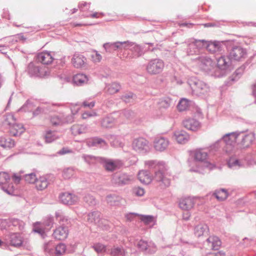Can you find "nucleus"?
<instances>
[{
  "mask_svg": "<svg viewBox=\"0 0 256 256\" xmlns=\"http://www.w3.org/2000/svg\"><path fill=\"white\" fill-rule=\"evenodd\" d=\"M146 165L150 169L155 170L154 180L159 183V186L162 189L168 187L170 180L165 174V170L163 162L159 161H146Z\"/></svg>",
  "mask_w": 256,
  "mask_h": 256,
  "instance_id": "obj_1",
  "label": "nucleus"
},
{
  "mask_svg": "<svg viewBox=\"0 0 256 256\" xmlns=\"http://www.w3.org/2000/svg\"><path fill=\"white\" fill-rule=\"evenodd\" d=\"M133 181V176L126 173L116 172L112 176V183L118 186L129 184Z\"/></svg>",
  "mask_w": 256,
  "mask_h": 256,
  "instance_id": "obj_2",
  "label": "nucleus"
},
{
  "mask_svg": "<svg viewBox=\"0 0 256 256\" xmlns=\"http://www.w3.org/2000/svg\"><path fill=\"white\" fill-rule=\"evenodd\" d=\"M10 180V176L5 172H0V186L6 194H14V188L12 184H8Z\"/></svg>",
  "mask_w": 256,
  "mask_h": 256,
  "instance_id": "obj_3",
  "label": "nucleus"
},
{
  "mask_svg": "<svg viewBox=\"0 0 256 256\" xmlns=\"http://www.w3.org/2000/svg\"><path fill=\"white\" fill-rule=\"evenodd\" d=\"M164 62L160 59L151 60L146 66V70L150 74H156L160 73L164 68Z\"/></svg>",
  "mask_w": 256,
  "mask_h": 256,
  "instance_id": "obj_4",
  "label": "nucleus"
},
{
  "mask_svg": "<svg viewBox=\"0 0 256 256\" xmlns=\"http://www.w3.org/2000/svg\"><path fill=\"white\" fill-rule=\"evenodd\" d=\"M132 146L136 152L140 154L146 153L150 149L148 141L143 138L134 140L132 142Z\"/></svg>",
  "mask_w": 256,
  "mask_h": 256,
  "instance_id": "obj_5",
  "label": "nucleus"
},
{
  "mask_svg": "<svg viewBox=\"0 0 256 256\" xmlns=\"http://www.w3.org/2000/svg\"><path fill=\"white\" fill-rule=\"evenodd\" d=\"M189 158L195 160H206L210 158V153L206 149L198 148L188 152Z\"/></svg>",
  "mask_w": 256,
  "mask_h": 256,
  "instance_id": "obj_6",
  "label": "nucleus"
},
{
  "mask_svg": "<svg viewBox=\"0 0 256 256\" xmlns=\"http://www.w3.org/2000/svg\"><path fill=\"white\" fill-rule=\"evenodd\" d=\"M192 89L196 95L202 96L207 94L210 92L209 86L204 82L198 80L192 86Z\"/></svg>",
  "mask_w": 256,
  "mask_h": 256,
  "instance_id": "obj_7",
  "label": "nucleus"
},
{
  "mask_svg": "<svg viewBox=\"0 0 256 256\" xmlns=\"http://www.w3.org/2000/svg\"><path fill=\"white\" fill-rule=\"evenodd\" d=\"M246 55V50L240 46H234L231 50L229 58L232 60L240 61L244 58Z\"/></svg>",
  "mask_w": 256,
  "mask_h": 256,
  "instance_id": "obj_8",
  "label": "nucleus"
},
{
  "mask_svg": "<svg viewBox=\"0 0 256 256\" xmlns=\"http://www.w3.org/2000/svg\"><path fill=\"white\" fill-rule=\"evenodd\" d=\"M28 72L32 75H36L40 78H44L50 74L49 69L47 67H36L32 64H30L28 66Z\"/></svg>",
  "mask_w": 256,
  "mask_h": 256,
  "instance_id": "obj_9",
  "label": "nucleus"
},
{
  "mask_svg": "<svg viewBox=\"0 0 256 256\" xmlns=\"http://www.w3.org/2000/svg\"><path fill=\"white\" fill-rule=\"evenodd\" d=\"M7 242L10 245L16 248H19L22 245L24 238L20 233H11L8 236Z\"/></svg>",
  "mask_w": 256,
  "mask_h": 256,
  "instance_id": "obj_10",
  "label": "nucleus"
},
{
  "mask_svg": "<svg viewBox=\"0 0 256 256\" xmlns=\"http://www.w3.org/2000/svg\"><path fill=\"white\" fill-rule=\"evenodd\" d=\"M239 136V134L236 132L229 133L225 134L222 139L226 144V152H230L232 150L231 146H234L236 144L237 138Z\"/></svg>",
  "mask_w": 256,
  "mask_h": 256,
  "instance_id": "obj_11",
  "label": "nucleus"
},
{
  "mask_svg": "<svg viewBox=\"0 0 256 256\" xmlns=\"http://www.w3.org/2000/svg\"><path fill=\"white\" fill-rule=\"evenodd\" d=\"M60 198L62 203L67 205L74 204L78 201V198L76 196L68 192L60 194Z\"/></svg>",
  "mask_w": 256,
  "mask_h": 256,
  "instance_id": "obj_12",
  "label": "nucleus"
},
{
  "mask_svg": "<svg viewBox=\"0 0 256 256\" xmlns=\"http://www.w3.org/2000/svg\"><path fill=\"white\" fill-rule=\"evenodd\" d=\"M101 214L100 212L94 211L88 214L86 216V220L90 223H94L98 226L102 227L103 220L100 218Z\"/></svg>",
  "mask_w": 256,
  "mask_h": 256,
  "instance_id": "obj_13",
  "label": "nucleus"
},
{
  "mask_svg": "<svg viewBox=\"0 0 256 256\" xmlns=\"http://www.w3.org/2000/svg\"><path fill=\"white\" fill-rule=\"evenodd\" d=\"M182 124L184 126L190 130L197 131L200 128L199 122L193 118H186L183 120Z\"/></svg>",
  "mask_w": 256,
  "mask_h": 256,
  "instance_id": "obj_14",
  "label": "nucleus"
},
{
  "mask_svg": "<svg viewBox=\"0 0 256 256\" xmlns=\"http://www.w3.org/2000/svg\"><path fill=\"white\" fill-rule=\"evenodd\" d=\"M68 230L66 226H60L54 230L52 236L56 240H63L68 237Z\"/></svg>",
  "mask_w": 256,
  "mask_h": 256,
  "instance_id": "obj_15",
  "label": "nucleus"
},
{
  "mask_svg": "<svg viewBox=\"0 0 256 256\" xmlns=\"http://www.w3.org/2000/svg\"><path fill=\"white\" fill-rule=\"evenodd\" d=\"M138 247L146 254H152L156 251V248L154 244L140 240L137 244Z\"/></svg>",
  "mask_w": 256,
  "mask_h": 256,
  "instance_id": "obj_16",
  "label": "nucleus"
},
{
  "mask_svg": "<svg viewBox=\"0 0 256 256\" xmlns=\"http://www.w3.org/2000/svg\"><path fill=\"white\" fill-rule=\"evenodd\" d=\"M195 204L194 200L190 197L181 198L179 201L180 208L184 210H190Z\"/></svg>",
  "mask_w": 256,
  "mask_h": 256,
  "instance_id": "obj_17",
  "label": "nucleus"
},
{
  "mask_svg": "<svg viewBox=\"0 0 256 256\" xmlns=\"http://www.w3.org/2000/svg\"><path fill=\"white\" fill-rule=\"evenodd\" d=\"M103 166L106 171L112 172L122 166L121 161H103Z\"/></svg>",
  "mask_w": 256,
  "mask_h": 256,
  "instance_id": "obj_18",
  "label": "nucleus"
},
{
  "mask_svg": "<svg viewBox=\"0 0 256 256\" xmlns=\"http://www.w3.org/2000/svg\"><path fill=\"white\" fill-rule=\"evenodd\" d=\"M169 142L167 140L160 138L155 140L154 146L156 150L162 152L166 148Z\"/></svg>",
  "mask_w": 256,
  "mask_h": 256,
  "instance_id": "obj_19",
  "label": "nucleus"
},
{
  "mask_svg": "<svg viewBox=\"0 0 256 256\" xmlns=\"http://www.w3.org/2000/svg\"><path fill=\"white\" fill-rule=\"evenodd\" d=\"M38 58L40 62L44 64H50L54 60L51 54L47 52L40 53L38 56Z\"/></svg>",
  "mask_w": 256,
  "mask_h": 256,
  "instance_id": "obj_20",
  "label": "nucleus"
},
{
  "mask_svg": "<svg viewBox=\"0 0 256 256\" xmlns=\"http://www.w3.org/2000/svg\"><path fill=\"white\" fill-rule=\"evenodd\" d=\"M198 42L202 43L206 49L210 52H215L220 50V44L218 42H206L204 40H199Z\"/></svg>",
  "mask_w": 256,
  "mask_h": 256,
  "instance_id": "obj_21",
  "label": "nucleus"
},
{
  "mask_svg": "<svg viewBox=\"0 0 256 256\" xmlns=\"http://www.w3.org/2000/svg\"><path fill=\"white\" fill-rule=\"evenodd\" d=\"M48 176H40L37 178L35 183L36 188L38 190H42L46 188L48 184Z\"/></svg>",
  "mask_w": 256,
  "mask_h": 256,
  "instance_id": "obj_22",
  "label": "nucleus"
},
{
  "mask_svg": "<svg viewBox=\"0 0 256 256\" xmlns=\"http://www.w3.org/2000/svg\"><path fill=\"white\" fill-rule=\"evenodd\" d=\"M138 178L141 182L148 184L152 180V176L148 170H140L138 174Z\"/></svg>",
  "mask_w": 256,
  "mask_h": 256,
  "instance_id": "obj_23",
  "label": "nucleus"
},
{
  "mask_svg": "<svg viewBox=\"0 0 256 256\" xmlns=\"http://www.w3.org/2000/svg\"><path fill=\"white\" fill-rule=\"evenodd\" d=\"M106 200L110 206H117L120 204L122 198L115 194H110L106 196Z\"/></svg>",
  "mask_w": 256,
  "mask_h": 256,
  "instance_id": "obj_24",
  "label": "nucleus"
},
{
  "mask_svg": "<svg viewBox=\"0 0 256 256\" xmlns=\"http://www.w3.org/2000/svg\"><path fill=\"white\" fill-rule=\"evenodd\" d=\"M206 242L211 244L210 246L212 250H218L222 244L221 240L216 236H210L206 239Z\"/></svg>",
  "mask_w": 256,
  "mask_h": 256,
  "instance_id": "obj_25",
  "label": "nucleus"
},
{
  "mask_svg": "<svg viewBox=\"0 0 256 256\" xmlns=\"http://www.w3.org/2000/svg\"><path fill=\"white\" fill-rule=\"evenodd\" d=\"M8 226H13L14 230H22L25 226V223L22 220L18 218H10L8 220Z\"/></svg>",
  "mask_w": 256,
  "mask_h": 256,
  "instance_id": "obj_26",
  "label": "nucleus"
},
{
  "mask_svg": "<svg viewBox=\"0 0 256 256\" xmlns=\"http://www.w3.org/2000/svg\"><path fill=\"white\" fill-rule=\"evenodd\" d=\"M25 130L24 126L20 124H15L10 127V132L14 136H18Z\"/></svg>",
  "mask_w": 256,
  "mask_h": 256,
  "instance_id": "obj_27",
  "label": "nucleus"
},
{
  "mask_svg": "<svg viewBox=\"0 0 256 256\" xmlns=\"http://www.w3.org/2000/svg\"><path fill=\"white\" fill-rule=\"evenodd\" d=\"M86 60V58L83 56L74 54L72 59V62L74 67L79 68L84 64Z\"/></svg>",
  "mask_w": 256,
  "mask_h": 256,
  "instance_id": "obj_28",
  "label": "nucleus"
},
{
  "mask_svg": "<svg viewBox=\"0 0 256 256\" xmlns=\"http://www.w3.org/2000/svg\"><path fill=\"white\" fill-rule=\"evenodd\" d=\"M45 228L44 224L40 222H36L33 224L32 231L35 233H38L44 238L46 236Z\"/></svg>",
  "mask_w": 256,
  "mask_h": 256,
  "instance_id": "obj_29",
  "label": "nucleus"
},
{
  "mask_svg": "<svg viewBox=\"0 0 256 256\" xmlns=\"http://www.w3.org/2000/svg\"><path fill=\"white\" fill-rule=\"evenodd\" d=\"M254 140V135L253 134H248L244 136L241 145L242 148L249 147L253 142Z\"/></svg>",
  "mask_w": 256,
  "mask_h": 256,
  "instance_id": "obj_30",
  "label": "nucleus"
},
{
  "mask_svg": "<svg viewBox=\"0 0 256 256\" xmlns=\"http://www.w3.org/2000/svg\"><path fill=\"white\" fill-rule=\"evenodd\" d=\"M56 220L61 224L60 226H66L68 228V226L70 224V219L60 212H56Z\"/></svg>",
  "mask_w": 256,
  "mask_h": 256,
  "instance_id": "obj_31",
  "label": "nucleus"
},
{
  "mask_svg": "<svg viewBox=\"0 0 256 256\" xmlns=\"http://www.w3.org/2000/svg\"><path fill=\"white\" fill-rule=\"evenodd\" d=\"M228 192L226 189L220 188L214 191L213 195L219 201L225 200L228 196Z\"/></svg>",
  "mask_w": 256,
  "mask_h": 256,
  "instance_id": "obj_32",
  "label": "nucleus"
},
{
  "mask_svg": "<svg viewBox=\"0 0 256 256\" xmlns=\"http://www.w3.org/2000/svg\"><path fill=\"white\" fill-rule=\"evenodd\" d=\"M176 142L179 144H185L189 138V135L184 132H176L174 134Z\"/></svg>",
  "mask_w": 256,
  "mask_h": 256,
  "instance_id": "obj_33",
  "label": "nucleus"
},
{
  "mask_svg": "<svg viewBox=\"0 0 256 256\" xmlns=\"http://www.w3.org/2000/svg\"><path fill=\"white\" fill-rule=\"evenodd\" d=\"M0 146L4 148H12L15 146V142L10 138L1 137Z\"/></svg>",
  "mask_w": 256,
  "mask_h": 256,
  "instance_id": "obj_34",
  "label": "nucleus"
},
{
  "mask_svg": "<svg viewBox=\"0 0 256 256\" xmlns=\"http://www.w3.org/2000/svg\"><path fill=\"white\" fill-rule=\"evenodd\" d=\"M208 226L206 224H200L194 228V234L200 237L203 236L204 233H207Z\"/></svg>",
  "mask_w": 256,
  "mask_h": 256,
  "instance_id": "obj_35",
  "label": "nucleus"
},
{
  "mask_svg": "<svg viewBox=\"0 0 256 256\" xmlns=\"http://www.w3.org/2000/svg\"><path fill=\"white\" fill-rule=\"evenodd\" d=\"M110 254V256H126V251L122 246H114Z\"/></svg>",
  "mask_w": 256,
  "mask_h": 256,
  "instance_id": "obj_36",
  "label": "nucleus"
},
{
  "mask_svg": "<svg viewBox=\"0 0 256 256\" xmlns=\"http://www.w3.org/2000/svg\"><path fill=\"white\" fill-rule=\"evenodd\" d=\"M120 88V86L118 84L114 82L106 86V90L110 94H114L117 92Z\"/></svg>",
  "mask_w": 256,
  "mask_h": 256,
  "instance_id": "obj_37",
  "label": "nucleus"
},
{
  "mask_svg": "<svg viewBox=\"0 0 256 256\" xmlns=\"http://www.w3.org/2000/svg\"><path fill=\"white\" fill-rule=\"evenodd\" d=\"M73 80L78 85L82 84L88 81V78L86 75L83 74H77L74 76Z\"/></svg>",
  "mask_w": 256,
  "mask_h": 256,
  "instance_id": "obj_38",
  "label": "nucleus"
},
{
  "mask_svg": "<svg viewBox=\"0 0 256 256\" xmlns=\"http://www.w3.org/2000/svg\"><path fill=\"white\" fill-rule=\"evenodd\" d=\"M66 250V246L63 243H60L54 247V254L59 256L63 255Z\"/></svg>",
  "mask_w": 256,
  "mask_h": 256,
  "instance_id": "obj_39",
  "label": "nucleus"
},
{
  "mask_svg": "<svg viewBox=\"0 0 256 256\" xmlns=\"http://www.w3.org/2000/svg\"><path fill=\"white\" fill-rule=\"evenodd\" d=\"M189 105L188 101L186 99L182 98L179 102L177 108L180 112L184 111L188 108Z\"/></svg>",
  "mask_w": 256,
  "mask_h": 256,
  "instance_id": "obj_40",
  "label": "nucleus"
},
{
  "mask_svg": "<svg viewBox=\"0 0 256 256\" xmlns=\"http://www.w3.org/2000/svg\"><path fill=\"white\" fill-rule=\"evenodd\" d=\"M88 144L91 146L100 145L101 146L106 145V142L102 138H95L88 140Z\"/></svg>",
  "mask_w": 256,
  "mask_h": 256,
  "instance_id": "obj_41",
  "label": "nucleus"
},
{
  "mask_svg": "<svg viewBox=\"0 0 256 256\" xmlns=\"http://www.w3.org/2000/svg\"><path fill=\"white\" fill-rule=\"evenodd\" d=\"M50 122L54 126H59L65 122L62 116L54 115L50 118Z\"/></svg>",
  "mask_w": 256,
  "mask_h": 256,
  "instance_id": "obj_42",
  "label": "nucleus"
},
{
  "mask_svg": "<svg viewBox=\"0 0 256 256\" xmlns=\"http://www.w3.org/2000/svg\"><path fill=\"white\" fill-rule=\"evenodd\" d=\"M72 134L78 135L86 132V128L81 125H74L71 128Z\"/></svg>",
  "mask_w": 256,
  "mask_h": 256,
  "instance_id": "obj_43",
  "label": "nucleus"
},
{
  "mask_svg": "<svg viewBox=\"0 0 256 256\" xmlns=\"http://www.w3.org/2000/svg\"><path fill=\"white\" fill-rule=\"evenodd\" d=\"M24 180L30 184H35L38 178L34 172L26 174L23 176Z\"/></svg>",
  "mask_w": 256,
  "mask_h": 256,
  "instance_id": "obj_44",
  "label": "nucleus"
},
{
  "mask_svg": "<svg viewBox=\"0 0 256 256\" xmlns=\"http://www.w3.org/2000/svg\"><path fill=\"white\" fill-rule=\"evenodd\" d=\"M54 247L52 242L50 241L44 244V251L50 254H54Z\"/></svg>",
  "mask_w": 256,
  "mask_h": 256,
  "instance_id": "obj_45",
  "label": "nucleus"
},
{
  "mask_svg": "<svg viewBox=\"0 0 256 256\" xmlns=\"http://www.w3.org/2000/svg\"><path fill=\"white\" fill-rule=\"evenodd\" d=\"M217 64L221 69H225L229 65L228 62L226 60V58L224 56H221L218 60Z\"/></svg>",
  "mask_w": 256,
  "mask_h": 256,
  "instance_id": "obj_46",
  "label": "nucleus"
},
{
  "mask_svg": "<svg viewBox=\"0 0 256 256\" xmlns=\"http://www.w3.org/2000/svg\"><path fill=\"white\" fill-rule=\"evenodd\" d=\"M140 220L144 222L145 224L148 225L154 222V218L152 216L140 215Z\"/></svg>",
  "mask_w": 256,
  "mask_h": 256,
  "instance_id": "obj_47",
  "label": "nucleus"
},
{
  "mask_svg": "<svg viewBox=\"0 0 256 256\" xmlns=\"http://www.w3.org/2000/svg\"><path fill=\"white\" fill-rule=\"evenodd\" d=\"M4 122L10 127L16 123V120L12 114H8L5 116Z\"/></svg>",
  "mask_w": 256,
  "mask_h": 256,
  "instance_id": "obj_48",
  "label": "nucleus"
},
{
  "mask_svg": "<svg viewBox=\"0 0 256 256\" xmlns=\"http://www.w3.org/2000/svg\"><path fill=\"white\" fill-rule=\"evenodd\" d=\"M92 248L98 253H102L106 252V246L100 243L94 244Z\"/></svg>",
  "mask_w": 256,
  "mask_h": 256,
  "instance_id": "obj_49",
  "label": "nucleus"
},
{
  "mask_svg": "<svg viewBox=\"0 0 256 256\" xmlns=\"http://www.w3.org/2000/svg\"><path fill=\"white\" fill-rule=\"evenodd\" d=\"M84 200L89 206H94L96 204V201L94 197L90 194H86L84 198Z\"/></svg>",
  "mask_w": 256,
  "mask_h": 256,
  "instance_id": "obj_50",
  "label": "nucleus"
},
{
  "mask_svg": "<svg viewBox=\"0 0 256 256\" xmlns=\"http://www.w3.org/2000/svg\"><path fill=\"white\" fill-rule=\"evenodd\" d=\"M74 174V170L72 168H68L64 170L62 176L65 179L70 178Z\"/></svg>",
  "mask_w": 256,
  "mask_h": 256,
  "instance_id": "obj_51",
  "label": "nucleus"
},
{
  "mask_svg": "<svg viewBox=\"0 0 256 256\" xmlns=\"http://www.w3.org/2000/svg\"><path fill=\"white\" fill-rule=\"evenodd\" d=\"M132 193L136 196H142L144 195L145 191L143 188L138 186L132 189Z\"/></svg>",
  "mask_w": 256,
  "mask_h": 256,
  "instance_id": "obj_52",
  "label": "nucleus"
},
{
  "mask_svg": "<svg viewBox=\"0 0 256 256\" xmlns=\"http://www.w3.org/2000/svg\"><path fill=\"white\" fill-rule=\"evenodd\" d=\"M91 58L94 62H99L102 58V56L96 51H94L91 54Z\"/></svg>",
  "mask_w": 256,
  "mask_h": 256,
  "instance_id": "obj_53",
  "label": "nucleus"
},
{
  "mask_svg": "<svg viewBox=\"0 0 256 256\" xmlns=\"http://www.w3.org/2000/svg\"><path fill=\"white\" fill-rule=\"evenodd\" d=\"M42 223L44 224L45 229H46V227L50 228L54 224V218L52 217H48Z\"/></svg>",
  "mask_w": 256,
  "mask_h": 256,
  "instance_id": "obj_54",
  "label": "nucleus"
},
{
  "mask_svg": "<svg viewBox=\"0 0 256 256\" xmlns=\"http://www.w3.org/2000/svg\"><path fill=\"white\" fill-rule=\"evenodd\" d=\"M104 16V14L103 12H94L90 14H86L85 18H102Z\"/></svg>",
  "mask_w": 256,
  "mask_h": 256,
  "instance_id": "obj_55",
  "label": "nucleus"
},
{
  "mask_svg": "<svg viewBox=\"0 0 256 256\" xmlns=\"http://www.w3.org/2000/svg\"><path fill=\"white\" fill-rule=\"evenodd\" d=\"M78 8L82 12H84L90 8V4L85 2H82L79 4Z\"/></svg>",
  "mask_w": 256,
  "mask_h": 256,
  "instance_id": "obj_56",
  "label": "nucleus"
},
{
  "mask_svg": "<svg viewBox=\"0 0 256 256\" xmlns=\"http://www.w3.org/2000/svg\"><path fill=\"white\" fill-rule=\"evenodd\" d=\"M242 161H227L228 166L230 168H240L241 166Z\"/></svg>",
  "mask_w": 256,
  "mask_h": 256,
  "instance_id": "obj_57",
  "label": "nucleus"
},
{
  "mask_svg": "<svg viewBox=\"0 0 256 256\" xmlns=\"http://www.w3.org/2000/svg\"><path fill=\"white\" fill-rule=\"evenodd\" d=\"M124 44H126L125 42H117L114 43H112V44H106V48L108 46H113L114 50H116L117 49H122V46Z\"/></svg>",
  "mask_w": 256,
  "mask_h": 256,
  "instance_id": "obj_58",
  "label": "nucleus"
},
{
  "mask_svg": "<svg viewBox=\"0 0 256 256\" xmlns=\"http://www.w3.org/2000/svg\"><path fill=\"white\" fill-rule=\"evenodd\" d=\"M125 42L126 44H123L122 48L126 49V48H128L132 46L133 48H134L136 50H140V48L138 46H136L132 42Z\"/></svg>",
  "mask_w": 256,
  "mask_h": 256,
  "instance_id": "obj_59",
  "label": "nucleus"
},
{
  "mask_svg": "<svg viewBox=\"0 0 256 256\" xmlns=\"http://www.w3.org/2000/svg\"><path fill=\"white\" fill-rule=\"evenodd\" d=\"M160 108H166L170 106V100H164L160 103Z\"/></svg>",
  "mask_w": 256,
  "mask_h": 256,
  "instance_id": "obj_60",
  "label": "nucleus"
},
{
  "mask_svg": "<svg viewBox=\"0 0 256 256\" xmlns=\"http://www.w3.org/2000/svg\"><path fill=\"white\" fill-rule=\"evenodd\" d=\"M95 102H89L88 100H85L83 102L82 106L84 108H92L94 106Z\"/></svg>",
  "mask_w": 256,
  "mask_h": 256,
  "instance_id": "obj_61",
  "label": "nucleus"
},
{
  "mask_svg": "<svg viewBox=\"0 0 256 256\" xmlns=\"http://www.w3.org/2000/svg\"><path fill=\"white\" fill-rule=\"evenodd\" d=\"M12 180L16 184H18L20 180L24 178L23 176L18 175L17 174H14L12 176Z\"/></svg>",
  "mask_w": 256,
  "mask_h": 256,
  "instance_id": "obj_62",
  "label": "nucleus"
},
{
  "mask_svg": "<svg viewBox=\"0 0 256 256\" xmlns=\"http://www.w3.org/2000/svg\"><path fill=\"white\" fill-rule=\"evenodd\" d=\"M102 126L108 128L112 126L110 119L109 118H104L102 123Z\"/></svg>",
  "mask_w": 256,
  "mask_h": 256,
  "instance_id": "obj_63",
  "label": "nucleus"
},
{
  "mask_svg": "<svg viewBox=\"0 0 256 256\" xmlns=\"http://www.w3.org/2000/svg\"><path fill=\"white\" fill-rule=\"evenodd\" d=\"M96 116V112H84L82 114V118L84 119H86L89 117L94 116Z\"/></svg>",
  "mask_w": 256,
  "mask_h": 256,
  "instance_id": "obj_64",
  "label": "nucleus"
}]
</instances>
